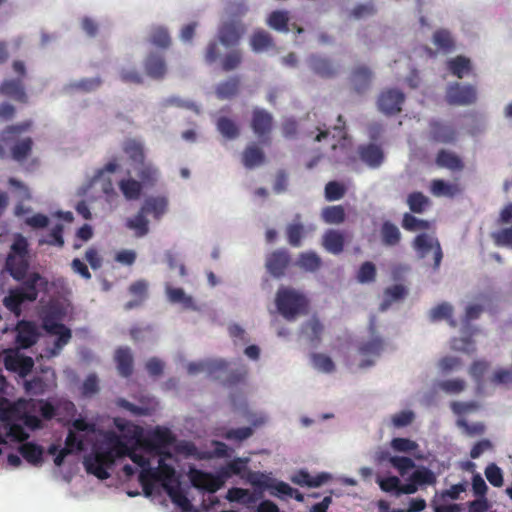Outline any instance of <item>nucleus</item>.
Returning <instances> with one entry per match:
<instances>
[{"instance_id":"nucleus-1","label":"nucleus","mask_w":512,"mask_h":512,"mask_svg":"<svg viewBox=\"0 0 512 512\" xmlns=\"http://www.w3.org/2000/svg\"><path fill=\"white\" fill-rule=\"evenodd\" d=\"M29 243L26 237L20 233L13 236V241L5 260V269L17 281H23L21 289L27 294L28 301L33 302L38 297V282L42 280L39 273H31L29 269Z\"/></svg>"},{"instance_id":"nucleus-2","label":"nucleus","mask_w":512,"mask_h":512,"mask_svg":"<svg viewBox=\"0 0 512 512\" xmlns=\"http://www.w3.org/2000/svg\"><path fill=\"white\" fill-rule=\"evenodd\" d=\"M275 304L278 312L290 321L306 312L308 301L303 294L295 289L280 287L276 293Z\"/></svg>"},{"instance_id":"nucleus-3","label":"nucleus","mask_w":512,"mask_h":512,"mask_svg":"<svg viewBox=\"0 0 512 512\" xmlns=\"http://www.w3.org/2000/svg\"><path fill=\"white\" fill-rule=\"evenodd\" d=\"M113 464L111 456L109 453H105L102 447L96 449L84 460L87 473L96 476L100 480H105L110 476L108 468Z\"/></svg>"},{"instance_id":"nucleus-4","label":"nucleus","mask_w":512,"mask_h":512,"mask_svg":"<svg viewBox=\"0 0 512 512\" xmlns=\"http://www.w3.org/2000/svg\"><path fill=\"white\" fill-rule=\"evenodd\" d=\"M445 97L450 105L467 106L476 102L477 91L472 85H462L454 82L447 87Z\"/></svg>"},{"instance_id":"nucleus-5","label":"nucleus","mask_w":512,"mask_h":512,"mask_svg":"<svg viewBox=\"0 0 512 512\" xmlns=\"http://www.w3.org/2000/svg\"><path fill=\"white\" fill-rule=\"evenodd\" d=\"M413 248L420 258H425L433 250L434 270H438L443 258L442 249L437 239L430 237L426 233L417 235L413 241Z\"/></svg>"},{"instance_id":"nucleus-6","label":"nucleus","mask_w":512,"mask_h":512,"mask_svg":"<svg viewBox=\"0 0 512 512\" xmlns=\"http://www.w3.org/2000/svg\"><path fill=\"white\" fill-rule=\"evenodd\" d=\"M174 442L175 436L171 430L160 426L149 432L144 439V445L156 454H161L164 449L171 446Z\"/></svg>"},{"instance_id":"nucleus-7","label":"nucleus","mask_w":512,"mask_h":512,"mask_svg":"<svg viewBox=\"0 0 512 512\" xmlns=\"http://www.w3.org/2000/svg\"><path fill=\"white\" fill-rule=\"evenodd\" d=\"M499 225H508L497 232L492 233V238L497 246L512 248V203L504 206L497 219Z\"/></svg>"},{"instance_id":"nucleus-8","label":"nucleus","mask_w":512,"mask_h":512,"mask_svg":"<svg viewBox=\"0 0 512 512\" xmlns=\"http://www.w3.org/2000/svg\"><path fill=\"white\" fill-rule=\"evenodd\" d=\"M43 328L48 334L57 336V339L54 342V348L51 351L52 355L58 354L59 351L69 343L72 337V333L69 328L49 316L43 319Z\"/></svg>"},{"instance_id":"nucleus-9","label":"nucleus","mask_w":512,"mask_h":512,"mask_svg":"<svg viewBox=\"0 0 512 512\" xmlns=\"http://www.w3.org/2000/svg\"><path fill=\"white\" fill-rule=\"evenodd\" d=\"M405 95L399 89H387L381 92L378 98V107L386 115H396L401 112Z\"/></svg>"},{"instance_id":"nucleus-10","label":"nucleus","mask_w":512,"mask_h":512,"mask_svg":"<svg viewBox=\"0 0 512 512\" xmlns=\"http://www.w3.org/2000/svg\"><path fill=\"white\" fill-rule=\"evenodd\" d=\"M437 482V477L432 470L425 466H421L409 476L408 482L403 484L401 492L409 495L417 492L419 486L434 485Z\"/></svg>"},{"instance_id":"nucleus-11","label":"nucleus","mask_w":512,"mask_h":512,"mask_svg":"<svg viewBox=\"0 0 512 512\" xmlns=\"http://www.w3.org/2000/svg\"><path fill=\"white\" fill-rule=\"evenodd\" d=\"M372 80V70L363 64L355 66L349 76L350 87L358 95H362L369 90Z\"/></svg>"},{"instance_id":"nucleus-12","label":"nucleus","mask_w":512,"mask_h":512,"mask_svg":"<svg viewBox=\"0 0 512 512\" xmlns=\"http://www.w3.org/2000/svg\"><path fill=\"white\" fill-rule=\"evenodd\" d=\"M291 262V256L286 249H277L267 255L265 267L274 278H281L285 275Z\"/></svg>"},{"instance_id":"nucleus-13","label":"nucleus","mask_w":512,"mask_h":512,"mask_svg":"<svg viewBox=\"0 0 512 512\" xmlns=\"http://www.w3.org/2000/svg\"><path fill=\"white\" fill-rule=\"evenodd\" d=\"M273 116L268 111L255 108L252 112L251 128L255 135L265 142L273 129Z\"/></svg>"},{"instance_id":"nucleus-14","label":"nucleus","mask_w":512,"mask_h":512,"mask_svg":"<svg viewBox=\"0 0 512 512\" xmlns=\"http://www.w3.org/2000/svg\"><path fill=\"white\" fill-rule=\"evenodd\" d=\"M191 483L197 489L215 493L223 486L224 479L220 475H214L202 470H193L191 473Z\"/></svg>"},{"instance_id":"nucleus-15","label":"nucleus","mask_w":512,"mask_h":512,"mask_svg":"<svg viewBox=\"0 0 512 512\" xmlns=\"http://www.w3.org/2000/svg\"><path fill=\"white\" fill-rule=\"evenodd\" d=\"M228 367V363L223 359H211L200 362H192L187 366L189 374L194 375L199 372H206L208 376L219 379L221 373L225 372Z\"/></svg>"},{"instance_id":"nucleus-16","label":"nucleus","mask_w":512,"mask_h":512,"mask_svg":"<svg viewBox=\"0 0 512 512\" xmlns=\"http://www.w3.org/2000/svg\"><path fill=\"white\" fill-rule=\"evenodd\" d=\"M244 32L245 26L241 21L231 20L220 26L218 36L223 45L230 47L239 43Z\"/></svg>"},{"instance_id":"nucleus-17","label":"nucleus","mask_w":512,"mask_h":512,"mask_svg":"<svg viewBox=\"0 0 512 512\" xmlns=\"http://www.w3.org/2000/svg\"><path fill=\"white\" fill-rule=\"evenodd\" d=\"M357 153L361 161L373 169L380 167L385 159L382 148L374 143L359 145Z\"/></svg>"},{"instance_id":"nucleus-18","label":"nucleus","mask_w":512,"mask_h":512,"mask_svg":"<svg viewBox=\"0 0 512 512\" xmlns=\"http://www.w3.org/2000/svg\"><path fill=\"white\" fill-rule=\"evenodd\" d=\"M4 366L8 371L16 372L21 377L27 376L33 369L34 361L29 356L8 353L4 357Z\"/></svg>"},{"instance_id":"nucleus-19","label":"nucleus","mask_w":512,"mask_h":512,"mask_svg":"<svg viewBox=\"0 0 512 512\" xmlns=\"http://www.w3.org/2000/svg\"><path fill=\"white\" fill-rule=\"evenodd\" d=\"M369 332L371 334V338L359 344V353L364 356H378L383 351L385 343L384 340L376 334V323L374 317L370 319Z\"/></svg>"},{"instance_id":"nucleus-20","label":"nucleus","mask_w":512,"mask_h":512,"mask_svg":"<svg viewBox=\"0 0 512 512\" xmlns=\"http://www.w3.org/2000/svg\"><path fill=\"white\" fill-rule=\"evenodd\" d=\"M102 448L105 453H109L113 463L117 458L127 456L131 449L123 437L116 433H109L106 436L105 447Z\"/></svg>"},{"instance_id":"nucleus-21","label":"nucleus","mask_w":512,"mask_h":512,"mask_svg":"<svg viewBox=\"0 0 512 512\" xmlns=\"http://www.w3.org/2000/svg\"><path fill=\"white\" fill-rule=\"evenodd\" d=\"M0 94L19 103H28V95L21 79H7L0 84Z\"/></svg>"},{"instance_id":"nucleus-22","label":"nucleus","mask_w":512,"mask_h":512,"mask_svg":"<svg viewBox=\"0 0 512 512\" xmlns=\"http://www.w3.org/2000/svg\"><path fill=\"white\" fill-rule=\"evenodd\" d=\"M146 74L153 79H162L166 75L167 65L163 55L151 52L144 60Z\"/></svg>"},{"instance_id":"nucleus-23","label":"nucleus","mask_w":512,"mask_h":512,"mask_svg":"<svg viewBox=\"0 0 512 512\" xmlns=\"http://www.w3.org/2000/svg\"><path fill=\"white\" fill-rule=\"evenodd\" d=\"M38 340V333L35 325L29 321H21L17 325L16 342L19 347L28 349Z\"/></svg>"},{"instance_id":"nucleus-24","label":"nucleus","mask_w":512,"mask_h":512,"mask_svg":"<svg viewBox=\"0 0 512 512\" xmlns=\"http://www.w3.org/2000/svg\"><path fill=\"white\" fill-rule=\"evenodd\" d=\"M140 209L146 215H152L155 220H160L168 210V199L165 196H150Z\"/></svg>"},{"instance_id":"nucleus-25","label":"nucleus","mask_w":512,"mask_h":512,"mask_svg":"<svg viewBox=\"0 0 512 512\" xmlns=\"http://www.w3.org/2000/svg\"><path fill=\"white\" fill-rule=\"evenodd\" d=\"M431 139L439 143H453L456 140L457 132L451 125L440 121H432L430 123Z\"/></svg>"},{"instance_id":"nucleus-26","label":"nucleus","mask_w":512,"mask_h":512,"mask_svg":"<svg viewBox=\"0 0 512 512\" xmlns=\"http://www.w3.org/2000/svg\"><path fill=\"white\" fill-rule=\"evenodd\" d=\"M345 245L344 233L335 229H328L322 236V246L331 254L338 255L343 252Z\"/></svg>"},{"instance_id":"nucleus-27","label":"nucleus","mask_w":512,"mask_h":512,"mask_svg":"<svg viewBox=\"0 0 512 512\" xmlns=\"http://www.w3.org/2000/svg\"><path fill=\"white\" fill-rule=\"evenodd\" d=\"M18 405L23 408V410L36 411L38 410L45 420H51L56 415V409L52 403L44 399H29L18 401Z\"/></svg>"},{"instance_id":"nucleus-28","label":"nucleus","mask_w":512,"mask_h":512,"mask_svg":"<svg viewBox=\"0 0 512 512\" xmlns=\"http://www.w3.org/2000/svg\"><path fill=\"white\" fill-rule=\"evenodd\" d=\"M331 479V475L326 472H321L316 476L310 475L309 472L305 470L298 471L292 478V482L300 485L307 486L311 488H317L321 485L327 483Z\"/></svg>"},{"instance_id":"nucleus-29","label":"nucleus","mask_w":512,"mask_h":512,"mask_svg":"<svg viewBox=\"0 0 512 512\" xmlns=\"http://www.w3.org/2000/svg\"><path fill=\"white\" fill-rule=\"evenodd\" d=\"M309 63L312 71L322 78H333L338 72L337 66L321 56H312Z\"/></svg>"},{"instance_id":"nucleus-30","label":"nucleus","mask_w":512,"mask_h":512,"mask_svg":"<svg viewBox=\"0 0 512 512\" xmlns=\"http://www.w3.org/2000/svg\"><path fill=\"white\" fill-rule=\"evenodd\" d=\"M264 151L255 143L249 144L242 153V163L247 169H253L265 163Z\"/></svg>"},{"instance_id":"nucleus-31","label":"nucleus","mask_w":512,"mask_h":512,"mask_svg":"<svg viewBox=\"0 0 512 512\" xmlns=\"http://www.w3.org/2000/svg\"><path fill=\"white\" fill-rule=\"evenodd\" d=\"M128 291L135 297V299L130 300L125 304V309L131 310L141 306L146 300L148 296V282L143 279L137 280L129 286Z\"/></svg>"},{"instance_id":"nucleus-32","label":"nucleus","mask_w":512,"mask_h":512,"mask_svg":"<svg viewBox=\"0 0 512 512\" xmlns=\"http://www.w3.org/2000/svg\"><path fill=\"white\" fill-rule=\"evenodd\" d=\"M27 294L20 288L11 289L9 294L3 299L4 306L15 316L21 315V306L25 302H29Z\"/></svg>"},{"instance_id":"nucleus-33","label":"nucleus","mask_w":512,"mask_h":512,"mask_svg":"<svg viewBox=\"0 0 512 512\" xmlns=\"http://www.w3.org/2000/svg\"><path fill=\"white\" fill-rule=\"evenodd\" d=\"M115 361L119 374L125 378L129 377L133 372V356L130 348L121 347L115 352Z\"/></svg>"},{"instance_id":"nucleus-34","label":"nucleus","mask_w":512,"mask_h":512,"mask_svg":"<svg viewBox=\"0 0 512 512\" xmlns=\"http://www.w3.org/2000/svg\"><path fill=\"white\" fill-rule=\"evenodd\" d=\"M19 453L33 466H40L43 463V448L33 442H25L19 447Z\"/></svg>"},{"instance_id":"nucleus-35","label":"nucleus","mask_w":512,"mask_h":512,"mask_svg":"<svg viewBox=\"0 0 512 512\" xmlns=\"http://www.w3.org/2000/svg\"><path fill=\"white\" fill-rule=\"evenodd\" d=\"M436 164L439 167L449 169L451 171H461L464 163L461 158L453 152L441 149L436 156Z\"/></svg>"},{"instance_id":"nucleus-36","label":"nucleus","mask_w":512,"mask_h":512,"mask_svg":"<svg viewBox=\"0 0 512 512\" xmlns=\"http://www.w3.org/2000/svg\"><path fill=\"white\" fill-rule=\"evenodd\" d=\"M157 482L161 483L164 490L179 484L175 479L174 468L167 464L164 459H159V465L156 468Z\"/></svg>"},{"instance_id":"nucleus-37","label":"nucleus","mask_w":512,"mask_h":512,"mask_svg":"<svg viewBox=\"0 0 512 512\" xmlns=\"http://www.w3.org/2000/svg\"><path fill=\"white\" fill-rule=\"evenodd\" d=\"M118 187L126 200H137L140 198L143 185L133 178L122 179L118 183Z\"/></svg>"},{"instance_id":"nucleus-38","label":"nucleus","mask_w":512,"mask_h":512,"mask_svg":"<svg viewBox=\"0 0 512 512\" xmlns=\"http://www.w3.org/2000/svg\"><path fill=\"white\" fill-rule=\"evenodd\" d=\"M380 234L382 243L385 246H396L401 241V232L399 228L390 221L383 222Z\"/></svg>"},{"instance_id":"nucleus-39","label":"nucleus","mask_w":512,"mask_h":512,"mask_svg":"<svg viewBox=\"0 0 512 512\" xmlns=\"http://www.w3.org/2000/svg\"><path fill=\"white\" fill-rule=\"evenodd\" d=\"M250 45L254 52L259 53L273 47L272 36L263 29H257L250 38Z\"/></svg>"},{"instance_id":"nucleus-40","label":"nucleus","mask_w":512,"mask_h":512,"mask_svg":"<svg viewBox=\"0 0 512 512\" xmlns=\"http://www.w3.org/2000/svg\"><path fill=\"white\" fill-rule=\"evenodd\" d=\"M32 127V121L26 120L24 122L9 125L0 134V138L2 142L5 144H9L18 139V137L23 133L28 131Z\"/></svg>"},{"instance_id":"nucleus-41","label":"nucleus","mask_w":512,"mask_h":512,"mask_svg":"<svg viewBox=\"0 0 512 512\" xmlns=\"http://www.w3.org/2000/svg\"><path fill=\"white\" fill-rule=\"evenodd\" d=\"M146 216L140 209L133 218L126 220V227L133 230L136 237H143L149 232V221Z\"/></svg>"},{"instance_id":"nucleus-42","label":"nucleus","mask_w":512,"mask_h":512,"mask_svg":"<svg viewBox=\"0 0 512 512\" xmlns=\"http://www.w3.org/2000/svg\"><path fill=\"white\" fill-rule=\"evenodd\" d=\"M431 193L434 196L454 197L460 194L462 189L458 184L447 183L442 179H435L431 182Z\"/></svg>"},{"instance_id":"nucleus-43","label":"nucleus","mask_w":512,"mask_h":512,"mask_svg":"<svg viewBox=\"0 0 512 512\" xmlns=\"http://www.w3.org/2000/svg\"><path fill=\"white\" fill-rule=\"evenodd\" d=\"M448 70L457 78L462 79L472 67L469 58L459 55L447 61Z\"/></svg>"},{"instance_id":"nucleus-44","label":"nucleus","mask_w":512,"mask_h":512,"mask_svg":"<svg viewBox=\"0 0 512 512\" xmlns=\"http://www.w3.org/2000/svg\"><path fill=\"white\" fill-rule=\"evenodd\" d=\"M296 265L307 272H315L321 267L322 259L313 251L302 252L299 254Z\"/></svg>"},{"instance_id":"nucleus-45","label":"nucleus","mask_w":512,"mask_h":512,"mask_svg":"<svg viewBox=\"0 0 512 512\" xmlns=\"http://www.w3.org/2000/svg\"><path fill=\"white\" fill-rule=\"evenodd\" d=\"M240 80L238 77L229 78L216 87V95L220 100L231 99L239 92Z\"/></svg>"},{"instance_id":"nucleus-46","label":"nucleus","mask_w":512,"mask_h":512,"mask_svg":"<svg viewBox=\"0 0 512 512\" xmlns=\"http://www.w3.org/2000/svg\"><path fill=\"white\" fill-rule=\"evenodd\" d=\"M149 42L162 49H167L171 45V37L167 28L163 26H153L149 32Z\"/></svg>"},{"instance_id":"nucleus-47","label":"nucleus","mask_w":512,"mask_h":512,"mask_svg":"<svg viewBox=\"0 0 512 512\" xmlns=\"http://www.w3.org/2000/svg\"><path fill=\"white\" fill-rule=\"evenodd\" d=\"M137 176L143 186L152 187L158 181V170L150 163H139Z\"/></svg>"},{"instance_id":"nucleus-48","label":"nucleus","mask_w":512,"mask_h":512,"mask_svg":"<svg viewBox=\"0 0 512 512\" xmlns=\"http://www.w3.org/2000/svg\"><path fill=\"white\" fill-rule=\"evenodd\" d=\"M33 144L31 137H25L17 141L10 149L12 158L18 162L25 160L31 154Z\"/></svg>"},{"instance_id":"nucleus-49","label":"nucleus","mask_w":512,"mask_h":512,"mask_svg":"<svg viewBox=\"0 0 512 512\" xmlns=\"http://www.w3.org/2000/svg\"><path fill=\"white\" fill-rule=\"evenodd\" d=\"M167 298L171 303H180L185 309L194 308V302L191 296L185 294L182 288H174L166 285Z\"/></svg>"},{"instance_id":"nucleus-50","label":"nucleus","mask_w":512,"mask_h":512,"mask_svg":"<svg viewBox=\"0 0 512 512\" xmlns=\"http://www.w3.org/2000/svg\"><path fill=\"white\" fill-rule=\"evenodd\" d=\"M322 220L326 224H341L345 221L346 214L343 206H326L321 212Z\"/></svg>"},{"instance_id":"nucleus-51","label":"nucleus","mask_w":512,"mask_h":512,"mask_svg":"<svg viewBox=\"0 0 512 512\" xmlns=\"http://www.w3.org/2000/svg\"><path fill=\"white\" fill-rule=\"evenodd\" d=\"M433 42L437 48L445 53L451 52L455 47L451 33L446 29H438L433 34Z\"/></svg>"},{"instance_id":"nucleus-52","label":"nucleus","mask_w":512,"mask_h":512,"mask_svg":"<svg viewBox=\"0 0 512 512\" xmlns=\"http://www.w3.org/2000/svg\"><path fill=\"white\" fill-rule=\"evenodd\" d=\"M123 151L133 162L138 164L144 162V148L139 141L135 139H128L123 145Z\"/></svg>"},{"instance_id":"nucleus-53","label":"nucleus","mask_w":512,"mask_h":512,"mask_svg":"<svg viewBox=\"0 0 512 512\" xmlns=\"http://www.w3.org/2000/svg\"><path fill=\"white\" fill-rule=\"evenodd\" d=\"M216 125L218 131L227 139H235L240 134L237 124L228 117H219Z\"/></svg>"},{"instance_id":"nucleus-54","label":"nucleus","mask_w":512,"mask_h":512,"mask_svg":"<svg viewBox=\"0 0 512 512\" xmlns=\"http://www.w3.org/2000/svg\"><path fill=\"white\" fill-rule=\"evenodd\" d=\"M170 499L174 504L180 507L183 511H190L192 508L191 502L185 495V493L179 487V484H176L165 490Z\"/></svg>"},{"instance_id":"nucleus-55","label":"nucleus","mask_w":512,"mask_h":512,"mask_svg":"<svg viewBox=\"0 0 512 512\" xmlns=\"http://www.w3.org/2000/svg\"><path fill=\"white\" fill-rule=\"evenodd\" d=\"M288 21L289 17L286 11L276 10L269 15L267 24L276 31L288 32Z\"/></svg>"},{"instance_id":"nucleus-56","label":"nucleus","mask_w":512,"mask_h":512,"mask_svg":"<svg viewBox=\"0 0 512 512\" xmlns=\"http://www.w3.org/2000/svg\"><path fill=\"white\" fill-rule=\"evenodd\" d=\"M430 201L422 192H412L407 197V204L413 213L421 214L428 207Z\"/></svg>"},{"instance_id":"nucleus-57","label":"nucleus","mask_w":512,"mask_h":512,"mask_svg":"<svg viewBox=\"0 0 512 512\" xmlns=\"http://www.w3.org/2000/svg\"><path fill=\"white\" fill-rule=\"evenodd\" d=\"M437 386L446 394L458 395L466 389L467 383L464 379L454 378L440 381Z\"/></svg>"},{"instance_id":"nucleus-58","label":"nucleus","mask_w":512,"mask_h":512,"mask_svg":"<svg viewBox=\"0 0 512 512\" xmlns=\"http://www.w3.org/2000/svg\"><path fill=\"white\" fill-rule=\"evenodd\" d=\"M452 313H453V307L449 303L443 302V303L437 305L436 307H434L433 309H431L430 319L432 321H440V320L446 319V320H449V322L452 326H455L456 323L452 319Z\"/></svg>"},{"instance_id":"nucleus-59","label":"nucleus","mask_w":512,"mask_h":512,"mask_svg":"<svg viewBox=\"0 0 512 512\" xmlns=\"http://www.w3.org/2000/svg\"><path fill=\"white\" fill-rule=\"evenodd\" d=\"M402 227L406 231L414 232L418 230L430 229V222L423 219H418L410 213H405L402 218Z\"/></svg>"},{"instance_id":"nucleus-60","label":"nucleus","mask_w":512,"mask_h":512,"mask_svg":"<svg viewBox=\"0 0 512 512\" xmlns=\"http://www.w3.org/2000/svg\"><path fill=\"white\" fill-rule=\"evenodd\" d=\"M324 327L317 318H312L303 326V332L308 336L311 342H319Z\"/></svg>"},{"instance_id":"nucleus-61","label":"nucleus","mask_w":512,"mask_h":512,"mask_svg":"<svg viewBox=\"0 0 512 512\" xmlns=\"http://www.w3.org/2000/svg\"><path fill=\"white\" fill-rule=\"evenodd\" d=\"M389 463L395 468L400 476L404 477L408 472L415 467V462L405 456H391Z\"/></svg>"},{"instance_id":"nucleus-62","label":"nucleus","mask_w":512,"mask_h":512,"mask_svg":"<svg viewBox=\"0 0 512 512\" xmlns=\"http://www.w3.org/2000/svg\"><path fill=\"white\" fill-rule=\"evenodd\" d=\"M377 483L384 492H395L397 496L403 494V492H401L403 484H401L400 479L396 476L378 478Z\"/></svg>"},{"instance_id":"nucleus-63","label":"nucleus","mask_w":512,"mask_h":512,"mask_svg":"<svg viewBox=\"0 0 512 512\" xmlns=\"http://www.w3.org/2000/svg\"><path fill=\"white\" fill-rule=\"evenodd\" d=\"M253 434L251 427H240L235 429H228L221 434L223 438L229 441L242 442Z\"/></svg>"},{"instance_id":"nucleus-64","label":"nucleus","mask_w":512,"mask_h":512,"mask_svg":"<svg viewBox=\"0 0 512 512\" xmlns=\"http://www.w3.org/2000/svg\"><path fill=\"white\" fill-rule=\"evenodd\" d=\"M346 188L337 181H330L325 186V198L328 201H337L344 197Z\"/></svg>"}]
</instances>
